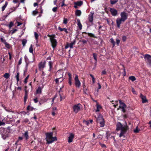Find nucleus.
Wrapping results in <instances>:
<instances>
[{"instance_id":"nucleus-1","label":"nucleus","mask_w":151,"mask_h":151,"mask_svg":"<svg viewBox=\"0 0 151 151\" xmlns=\"http://www.w3.org/2000/svg\"><path fill=\"white\" fill-rule=\"evenodd\" d=\"M129 129V127L127 125H124L119 122H118L116 124V130L120 131L119 136L121 137H124V134Z\"/></svg>"},{"instance_id":"nucleus-2","label":"nucleus","mask_w":151,"mask_h":151,"mask_svg":"<svg viewBox=\"0 0 151 151\" xmlns=\"http://www.w3.org/2000/svg\"><path fill=\"white\" fill-rule=\"evenodd\" d=\"M47 143L49 144L52 143L54 141L57 140L56 137H52L53 133L51 132L50 133H47L46 134Z\"/></svg>"},{"instance_id":"nucleus-3","label":"nucleus","mask_w":151,"mask_h":151,"mask_svg":"<svg viewBox=\"0 0 151 151\" xmlns=\"http://www.w3.org/2000/svg\"><path fill=\"white\" fill-rule=\"evenodd\" d=\"M55 76L58 77L55 80L56 83H58L59 82V80L61 79L63 76V72L61 70H58L55 74Z\"/></svg>"},{"instance_id":"nucleus-4","label":"nucleus","mask_w":151,"mask_h":151,"mask_svg":"<svg viewBox=\"0 0 151 151\" xmlns=\"http://www.w3.org/2000/svg\"><path fill=\"white\" fill-rule=\"evenodd\" d=\"M96 122L100 124V127H103L104 126V121L102 115L99 114L96 119Z\"/></svg>"},{"instance_id":"nucleus-5","label":"nucleus","mask_w":151,"mask_h":151,"mask_svg":"<svg viewBox=\"0 0 151 151\" xmlns=\"http://www.w3.org/2000/svg\"><path fill=\"white\" fill-rule=\"evenodd\" d=\"M50 40L51 42L52 46L54 49L57 45V42L55 39V36H50Z\"/></svg>"},{"instance_id":"nucleus-6","label":"nucleus","mask_w":151,"mask_h":151,"mask_svg":"<svg viewBox=\"0 0 151 151\" xmlns=\"http://www.w3.org/2000/svg\"><path fill=\"white\" fill-rule=\"evenodd\" d=\"M120 105L119 108L117 109L118 110L121 109L122 112L125 113L126 112V106L125 103L122 102L120 100H119Z\"/></svg>"},{"instance_id":"nucleus-7","label":"nucleus","mask_w":151,"mask_h":151,"mask_svg":"<svg viewBox=\"0 0 151 151\" xmlns=\"http://www.w3.org/2000/svg\"><path fill=\"white\" fill-rule=\"evenodd\" d=\"M144 58L147 64L151 66V56L148 54L144 55Z\"/></svg>"},{"instance_id":"nucleus-8","label":"nucleus","mask_w":151,"mask_h":151,"mask_svg":"<svg viewBox=\"0 0 151 151\" xmlns=\"http://www.w3.org/2000/svg\"><path fill=\"white\" fill-rule=\"evenodd\" d=\"M74 80L75 84L76 87L77 88H79L81 86V83L78 79V76L77 75H76Z\"/></svg>"},{"instance_id":"nucleus-9","label":"nucleus","mask_w":151,"mask_h":151,"mask_svg":"<svg viewBox=\"0 0 151 151\" xmlns=\"http://www.w3.org/2000/svg\"><path fill=\"white\" fill-rule=\"evenodd\" d=\"M80 106L81 104H79L77 105H75L73 106V109L74 112L77 113L80 110Z\"/></svg>"},{"instance_id":"nucleus-10","label":"nucleus","mask_w":151,"mask_h":151,"mask_svg":"<svg viewBox=\"0 0 151 151\" xmlns=\"http://www.w3.org/2000/svg\"><path fill=\"white\" fill-rule=\"evenodd\" d=\"M120 16L121 18L125 21L127 18L128 14L125 12H123L121 13Z\"/></svg>"},{"instance_id":"nucleus-11","label":"nucleus","mask_w":151,"mask_h":151,"mask_svg":"<svg viewBox=\"0 0 151 151\" xmlns=\"http://www.w3.org/2000/svg\"><path fill=\"white\" fill-rule=\"evenodd\" d=\"M125 21L123 19L121 18H117L116 19V23L117 26L118 27L120 28V25L122 24V22H124Z\"/></svg>"},{"instance_id":"nucleus-12","label":"nucleus","mask_w":151,"mask_h":151,"mask_svg":"<svg viewBox=\"0 0 151 151\" xmlns=\"http://www.w3.org/2000/svg\"><path fill=\"white\" fill-rule=\"evenodd\" d=\"M46 62L45 61L41 62L39 64V68L40 70H42L45 67Z\"/></svg>"},{"instance_id":"nucleus-13","label":"nucleus","mask_w":151,"mask_h":151,"mask_svg":"<svg viewBox=\"0 0 151 151\" xmlns=\"http://www.w3.org/2000/svg\"><path fill=\"white\" fill-rule=\"evenodd\" d=\"M109 11L113 16H115L117 15L118 12L116 9L114 8H110Z\"/></svg>"},{"instance_id":"nucleus-14","label":"nucleus","mask_w":151,"mask_h":151,"mask_svg":"<svg viewBox=\"0 0 151 151\" xmlns=\"http://www.w3.org/2000/svg\"><path fill=\"white\" fill-rule=\"evenodd\" d=\"M94 14L93 12H91L90 14L88 15V19L90 22L91 23H93V15Z\"/></svg>"},{"instance_id":"nucleus-15","label":"nucleus","mask_w":151,"mask_h":151,"mask_svg":"<svg viewBox=\"0 0 151 151\" xmlns=\"http://www.w3.org/2000/svg\"><path fill=\"white\" fill-rule=\"evenodd\" d=\"M74 135L72 133H70V135L68 137V142L69 143H70L73 141V140L74 137Z\"/></svg>"},{"instance_id":"nucleus-16","label":"nucleus","mask_w":151,"mask_h":151,"mask_svg":"<svg viewBox=\"0 0 151 151\" xmlns=\"http://www.w3.org/2000/svg\"><path fill=\"white\" fill-rule=\"evenodd\" d=\"M140 96L142 99V103H145L147 101V100L145 96L143 95L142 94H141Z\"/></svg>"},{"instance_id":"nucleus-17","label":"nucleus","mask_w":151,"mask_h":151,"mask_svg":"<svg viewBox=\"0 0 151 151\" xmlns=\"http://www.w3.org/2000/svg\"><path fill=\"white\" fill-rule=\"evenodd\" d=\"M101 109V106L98 104V103H97L96 104V109L95 111L96 112L97 114V112H99L100 111V110Z\"/></svg>"},{"instance_id":"nucleus-18","label":"nucleus","mask_w":151,"mask_h":151,"mask_svg":"<svg viewBox=\"0 0 151 151\" xmlns=\"http://www.w3.org/2000/svg\"><path fill=\"white\" fill-rule=\"evenodd\" d=\"M77 21V25L79 27V29L80 30H81L82 29V26L81 24L80 20L79 19H78Z\"/></svg>"},{"instance_id":"nucleus-19","label":"nucleus","mask_w":151,"mask_h":151,"mask_svg":"<svg viewBox=\"0 0 151 151\" xmlns=\"http://www.w3.org/2000/svg\"><path fill=\"white\" fill-rule=\"evenodd\" d=\"M83 4V2L82 1L75 2H74L75 5H77L78 6H81Z\"/></svg>"},{"instance_id":"nucleus-20","label":"nucleus","mask_w":151,"mask_h":151,"mask_svg":"<svg viewBox=\"0 0 151 151\" xmlns=\"http://www.w3.org/2000/svg\"><path fill=\"white\" fill-rule=\"evenodd\" d=\"M43 87L41 88V87L39 86L38 87L36 90L37 94H40L42 92V89Z\"/></svg>"},{"instance_id":"nucleus-21","label":"nucleus","mask_w":151,"mask_h":151,"mask_svg":"<svg viewBox=\"0 0 151 151\" xmlns=\"http://www.w3.org/2000/svg\"><path fill=\"white\" fill-rule=\"evenodd\" d=\"M49 68L48 71L51 72V70L52 68V63L51 61H50L48 62Z\"/></svg>"},{"instance_id":"nucleus-22","label":"nucleus","mask_w":151,"mask_h":151,"mask_svg":"<svg viewBox=\"0 0 151 151\" xmlns=\"http://www.w3.org/2000/svg\"><path fill=\"white\" fill-rule=\"evenodd\" d=\"M75 14L76 16H80L81 14V10H77Z\"/></svg>"},{"instance_id":"nucleus-23","label":"nucleus","mask_w":151,"mask_h":151,"mask_svg":"<svg viewBox=\"0 0 151 151\" xmlns=\"http://www.w3.org/2000/svg\"><path fill=\"white\" fill-rule=\"evenodd\" d=\"M75 40H74L72 42H71L70 43L68 44L69 45V47L71 49L73 48V46L75 44Z\"/></svg>"},{"instance_id":"nucleus-24","label":"nucleus","mask_w":151,"mask_h":151,"mask_svg":"<svg viewBox=\"0 0 151 151\" xmlns=\"http://www.w3.org/2000/svg\"><path fill=\"white\" fill-rule=\"evenodd\" d=\"M8 4V2L7 1H6L4 5L2 7V11H3L6 7Z\"/></svg>"},{"instance_id":"nucleus-25","label":"nucleus","mask_w":151,"mask_h":151,"mask_svg":"<svg viewBox=\"0 0 151 151\" xmlns=\"http://www.w3.org/2000/svg\"><path fill=\"white\" fill-rule=\"evenodd\" d=\"M3 76L6 79H8L10 75L9 73H6L4 74Z\"/></svg>"},{"instance_id":"nucleus-26","label":"nucleus","mask_w":151,"mask_h":151,"mask_svg":"<svg viewBox=\"0 0 151 151\" xmlns=\"http://www.w3.org/2000/svg\"><path fill=\"white\" fill-rule=\"evenodd\" d=\"M118 0H110V2L111 4L113 5L115 4L117 1Z\"/></svg>"},{"instance_id":"nucleus-27","label":"nucleus","mask_w":151,"mask_h":151,"mask_svg":"<svg viewBox=\"0 0 151 151\" xmlns=\"http://www.w3.org/2000/svg\"><path fill=\"white\" fill-rule=\"evenodd\" d=\"M84 93L87 95H89L90 93L89 91L87 89H86L84 90Z\"/></svg>"},{"instance_id":"nucleus-28","label":"nucleus","mask_w":151,"mask_h":151,"mask_svg":"<svg viewBox=\"0 0 151 151\" xmlns=\"http://www.w3.org/2000/svg\"><path fill=\"white\" fill-rule=\"evenodd\" d=\"M29 51L30 52L33 53V49L32 45L31 44L30 47L29 49Z\"/></svg>"},{"instance_id":"nucleus-29","label":"nucleus","mask_w":151,"mask_h":151,"mask_svg":"<svg viewBox=\"0 0 151 151\" xmlns=\"http://www.w3.org/2000/svg\"><path fill=\"white\" fill-rule=\"evenodd\" d=\"M24 137H25L26 139H27L28 138V134L27 131L25 132L24 134Z\"/></svg>"},{"instance_id":"nucleus-30","label":"nucleus","mask_w":151,"mask_h":151,"mask_svg":"<svg viewBox=\"0 0 151 151\" xmlns=\"http://www.w3.org/2000/svg\"><path fill=\"white\" fill-rule=\"evenodd\" d=\"M129 79L131 80L132 81H134L136 80L135 77L133 76H130L129 78Z\"/></svg>"},{"instance_id":"nucleus-31","label":"nucleus","mask_w":151,"mask_h":151,"mask_svg":"<svg viewBox=\"0 0 151 151\" xmlns=\"http://www.w3.org/2000/svg\"><path fill=\"white\" fill-rule=\"evenodd\" d=\"M34 35L35 39L37 40V42L38 41V34L36 32H34Z\"/></svg>"},{"instance_id":"nucleus-32","label":"nucleus","mask_w":151,"mask_h":151,"mask_svg":"<svg viewBox=\"0 0 151 151\" xmlns=\"http://www.w3.org/2000/svg\"><path fill=\"white\" fill-rule=\"evenodd\" d=\"M33 62V61L30 62L29 61H28V62H25L26 63V66H25V68H26V70L27 69L28 66L29 65V63L31 62L32 63Z\"/></svg>"},{"instance_id":"nucleus-33","label":"nucleus","mask_w":151,"mask_h":151,"mask_svg":"<svg viewBox=\"0 0 151 151\" xmlns=\"http://www.w3.org/2000/svg\"><path fill=\"white\" fill-rule=\"evenodd\" d=\"M90 76L92 78V82L93 83H94L95 82V78L91 74H90Z\"/></svg>"},{"instance_id":"nucleus-34","label":"nucleus","mask_w":151,"mask_h":151,"mask_svg":"<svg viewBox=\"0 0 151 151\" xmlns=\"http://www.w3.org/2000/svg\"><path fill=\"white\" fill-rule=\"evenodd\" d=\"M111 42L112 44L113 47H114L115 44V42L114 39L112 38H111L110 39Z\"/></svg>"},{"instance_id":"nucleus-35","label":"nucleus","mask_w":151,"mask_h":151,"mask_svg":"<svg viewBox=\"0 0 151 151\" xmlns=\"http://www.w3.org/2000/svg\"><path fill=\"white\" fill-rule=\"evenodd\" d=\"M16 9V8L15 7H13L12 8H11L9 9V14L11 13L14 11Z\"/></svg>"},{"instance_id":"nucleus-36","label":"nucleus","mask_w":151,"mask_h":151,"mask_svg":"<svg viewBox=\"0 0 151 151\" xmlns=\"http://www.w3.org/2000/svg\"><path fill=\"white\" fill-rule=\"evenodd\" d=\"M114 104V106L115 108L118 105V101H115L114 103H112Z\"/></svg>"},{"instance_id":"nucleus-37","label":"nucleus","mask_w":151,"mask_h":151,"mask_svg":"<svg viewBox=\"0 0 151 151\" xmlns=\"http://www.w3.org/2000/svg\"><path fill=\"white\" fill-rule=\"evenodd\" d=\"M93 57L94 58V59L96 61V63L97 60V55L96 54L94 53L93 54Z\"/></svg>"},{"instance_id":"nucleus-38","label":"nucleus","mask_w":151,"mask_h":151,"mask_svg":"<svg viewBox=\"0 0 151 151\" xmlns=\"http://www.w3.org/2000/svg\"><path fill=\"white\" fill-rule=\"evenodd\" d=\"M27 42V40L25 39L23 40H22V44L24 46Z\"/></svg>"},{"instance_id":"nucleus-39","label":"nucleus","mask_w":151,"mask_h":151,"mask_svg":"<svg viewBox=\"0 0 151 151\" xmlns=\"http://www.w3.org/2000/svg\"><path fill=\"white\" fill-rule=\"evenodd\" d=\"M19 72H17V75L15 76V77L16 78V79H17V81H18L19 80Z\"/></svg>"},{"instance_id":"nucleus-40","label":"nucleus","mask_w":151,"mask_h":151,"mask_svg":"<svg viewBox=\"0 0 151 151\" xmlns=\"http://www.w3.org/2000/svg\"><path fill=\"white\" fill-rule=\"evenodd\" d=\"M0 39L1 42L4 43V44L6 42V40L4 39L3 37H1L0 38Z\"/></svg>"},{"instance_id":"nucleus-41","label":"nucleus","mask_w":151,"mask_h":151,"mask_svg":"<svg viewBox=\"0 0 151 151\" xmlns=\"http://www.w3.org/2000/svg\"><path fill=\"white\" fill-rule=\"evenodd\" d=\"M27 86H25V89H24L25 92V95H28V90H27Z\"/></svg>"},{"instance_id":"nucleus-42","label":"nucleus","mask_w":151,"mask_h":151,"mask_svg":"<svg viewBox=\"0 0 151 151\" xmlns=\"http://www.w3.org/2000/svg\"><path fill=\"white\" fill-rule=\"evenodd\" d=\"M88 35L90 36V37H96L94 35L92 34V33H88Z\"/></svg>"},{"instance_id":"nucleus-43","label":"nucleus","mask_w":151,"mask_h":151,"mask_svg":"<svg viewBox=\"0 0 151 151\" xmlns=\"http://www.w3.org/2000/svg\"><path fill=\"white\" fill-rule=\"evenodd\" d=\"M27 109L29 111H32L33 109V107L30 106H28L27 107Z\"/></svg>"},{"instance_id":"nucleus-44","label":"nucleus","mask_w":151,"mask_h":151,"mask_svg":"<svg viewBox=\"0 0 151 151\" xmlns=\"http://www.w3.org/2000/svg\"><path fill=\"white\" fill-rule=\"evenodd\" d=\"M29 75H28L24 79V82L25 83H27V80L29 77Z\"/></svg>"},{"instance_id":"nucleus-45","label":"nucleus","mask_w":151,"mask_h":151,"mask_svg":"<svg viewBox=\"0 0 151 151\" xmlns=\"http://www.w3.org/2000/svg\"><path fill=\"white\" fill-rule=\"evenodd\" d=\"M28 95H24V102L25 104Z\"/></svg>"},{"instance_id":"nucleus-46","label":"nucleus","mask_w":151,"mask_h":151,"mask_svg":"<svg viewBox=\"0 0 151 151\" xmlns=\"http://www.w3.org/2000/svg\"><path fill=\"white\" fill-rule=\"evenodd\" d=\"M65 0H63L62 1V3H61V6L63 7V6H66V5L64 4Z\"/></svg>"},{"instance_id":"nucleus-47","label":"nucleus","mask_w":151,"mask_h":151,"mask_svg":"<svg viewBox=\"0 0 151 151\" xmlns=\"http://www.w3.org/2000/svg\"><path fill=\"white\" fill-rule=\"evenodd\" d=\"M24 59L25 62H28V61H29V59L27 56H26V55H25L24 56Z\"/></svg>"},{"instance_id":"nucleus-48","label":"nucleus","mask_w":151,"mask_h":151,"mask_svg":"<svg viewBox=\"0 0 151 151\" xmlns=\"http://www.w3.org/2000/svg\"><path fill=\"white\" fill-rule=\"evenodd\" d=\"M83 123L87 125H88L89 124V121L85 120H84L83 121Z\"/></svg>"},{"instance_id":"nucleus-49","label":"nucleus","mask_w":151,"mask_h":151,"mask_svg":"<svg viewBox=\"0 0 151 151\" xmlns=\"http://www.w3.org/2000/svg\"><path fill=\"white\" fill-rule=\"evenodd\" d=\"M139 130L138 129V127H137L134 130V133H138L139 132Z\"/></svg>"},{"instance_id":"nucleus-50","label":"nucleus","mask_w":151,"mask_h":151,"mask_svg":"<svg viewBox=\"0 0 151 151\" xmlns=\"http://www.w3.org/2000/svg\"><path fill=\"white\" fill-rule=\"evenodd\" d=\"M68 22V20L67 19L65 18L63 20V23L65 24H66Z\"/></svg>"},{"instance_id":"nucleus-51","label":"nucleus","mask_w":151,"mask_h":151,"mask_svg":"<svg viewBox=\"0 0 151 151\" xmlns=\"http://www.w3.org/2000/svg\"><path fill=\"white\" fill-rule=\"evenodd\" d=\"M4 44L6 46L7 48H9L10 47L9 45V44H8L6 42H5L4 43Z\"/></svg>"},{"instance_id":"nucleus-52","label":"nucleus","mask_w":151,"mask_h":151,"mask_svg":"<svg viewBox=\"0 0 151 151\" xmlns=\"http://www.w3.org/2000/svg\"><path fill=\"white\" fill-rule=\"evenodd\" d=\"M22 57L20 59L18 63V65H19L21 64L22 63Z\"/></svg>"},{"instance_id":"nucleus-53","label":"nucleus","mask_w":151,"mask_h":151,"mask_svg":"<svg viewBox=\"0 0 151 151\" xmlns=\"http://www.w3.org/2000/svg\"><path fill=\"white\" fill-rule=\"evenodd\" d=\"M57 7H54L52 9V11L54 12H56L57 11Z\"/></svg>"},{"instance_id":"nucleus-54","label":"nucleus","mask_w":151,"mask_h":151,"mask_svg":"<svg viewBox=\"0 0 151 151\" xmlns=\"http://www.w3.org/2000/svg\"><path fill=\"white\" fill-rule=\"evenodd\" d=\"M69 83L70 86H71L72 84V82L71 81V78H69Z\"/></svg>"},{"instance_id":"nucleus-55","label":"nucleus","mask_w":151,"mask_h":151,"mask_svg":"<svg viewBox=\"0 0 151 151\" xmlns=\"http://www.w3.org/2000/svg\"><path fill=\"white\" fill-rule=\"evenodd\" d=\"M120 42V40L118 39H116V43L117 45V46H118L119 45V43Z\"/></svg>"},{"instance_id":"nucleus-56","label":"nucleus","mask_w":151,"mask_h":151,"mask_svg":"<svg viewBox=\"0 0 151 151\" xmlns=\"http://www.w3.org/2000/svg\"><path fill=\"white\" fill-rule=\"evenodd\" d=\"M132 93H133V94H137V92L135 91L134 89V88H132Z\"/></svg>"},{"instance_id":"nucleus-57","label":"nucleus","mask_w":151,"mask_h":151,"mask_svg":"<svg viewBox=\"0 0 151 151\" xmlns=\"http://www.w3.org/2000/svg\"><path fill=\"white\" fill-rule=\"evenodd\" d=\"M33 101L35 103H37L38 102V100L37 98H36L33 99Z\"/></svg>"},{"instance_id":"nucleus-58","label":"nucleus","mask_w":151,"mask_h":151,"mask_svg":"<svg viewBox=\"0 0 151 151\" xmlns=\"http://www.w3.org/2000/svg\"><path fill=\"white\" fill-rule=\"evenodd\" d=\"M126 39H127V37L126 36H124L122 37V40L123 41H124V42L126 40Z\"/></svg>"},{"instance_id":"nucleus-59","label":"nucleus","mask_w":151,"mask_h":151,"mask_svg":"<svg viewBox=\"0 0 151 151\" xmlns=\"http://www.w3.org/2000/svg\"><path fill=\"white\" fill-rule=\"evenodd\" d=\"M13 25V23L12 22H10L9 24V27L10 28L12 27Z\"/></svg>"},{"instance_id":"nucleus-60","label":"nucleus","mask_w":151,"mask_h":151,"mask_svg":"<svg viewBox=\"0 0 151 151\" xmlns=\"http://www.w3.org/2000/svg\"><path fill=\"white\" fill-rule=\"evenodd\" d=\"M32 13L34 15H35L38 13V12L37 11H34Z\"/></svg>"},{"instance_id":"nucleus-61","label":"nucleus","mask_w":151,"mask_h":151,"mask_svg":"<svg viewBox=\"0 0 151 151\" xmlns=\"http://www.w3.org/2000/svg\"><path fill=\"white\" fill-rule=\"evenodd\" d=\"M98 89H100L101 88V86L100 84L99 83H98Z\"/></svg>"},{"instance_id":"nucleus-62","label":"nucleus","mask_w":151,"mask_h":151,"mask_svg":"<svg viewBox=\"0 0 151 151\" xmlns=\"http://www.w3.org/2000/svg\"><path fill=\"white\" fill-rule=\"evenodd\" d=\"M58 29L61 32L64 30V28H62L60 27H58Z\"/></svg>"},{"instance_id":"nucleus-63","label":"nucleus","mask_w":151,"mask_h":151,"mask_svg":"<svg viewBox=\"0 0 151 151\" xmlns=\"http://www.w3.org/2000/svg\"><path fill=\"white\" fill-rule=\"evenodd\" d=\"M5 125V123L3 122H2L0 121V125Z\"/></svg>"},{"instance_id":"nucleus-64","label":"nucleus","mask_w":151,"mask_h":151,"mask_svg":"<svg viewBox=\"0 0 151 151\" xmlns=\"http://www.w3.org/2000/svg\"><path fill=\"white\" fill-rule=\"evenodd\" d=\"M106 73V72L105 70H103L102 72V75H104Z\"/></svg>"}]
</instances>
